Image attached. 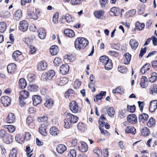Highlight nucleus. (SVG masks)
I'll return each instance as SVG.
<instances>
[{"mask_svg": "<svg viewBox=\"0 0 157 157\" xmlns=\"http://www.w3.org/2000/svg\"><path fill=\"white\" fill-rule=\"evenodd\" d=\"M89 43L88 41L84 37H78L75 42V46L77 50L84 49Z\"/></svg>", "mask_w": 157, "mask_h": 157, "instance_id": "1", "label": "nucleus"}, {"mask_svg": "<svg viewBox=\"0 0 157 157\" xmlns=\"http://www.w3.org/2000/svg\"><path fill=\"white\" fill-rule=\"evenodd\" d=\"M29 94L28 92L25 90L21 91L20 93L19 97V103L21 106H24L26 103L25 99L29 96Z\"/></svg>", "mask_w": 157, "mask_h": 157, "instance_id": "2", "label": "nucleus"}, {"mask_svg": "<svg viewBox=\"0 0 157 157\" xmlns=\"http://www.w3.org/2000/svg\"><path fill=\"white\" fill-rule=\"evenodd\" d=\"M69 108L74 113L80 112L81 108L79 107L78 103L75 101H72L69 103Z\"/></svg>", "mask_w": 157, "mask_h": 157, "instance_id": "3", "label": "nucleus"}, {"mask_svg": "<svg viewBox=\"0 0 157 157\" xmlns=\"http://www.w3.org/2000/svg\"><path fill=\"white\" fill-rule=\"evenodd\" d=\"M66 118L68 121L72 124L76 123L78 121V118L77 116L73 115L70 113H67L66 115Z\"/></svg>", "mask_w": 157, "mask_h": 157, "instance_id": "4", "label": "nucleus"}, {"mask_svg": "<svg viewBox=\"0 0 157 157\" xmlns=\"http://www.w3.org/2000/svg\"><path fill=\"white\" fill-rule=\"evenodd\" d=\"M19 25V28L21 31L25 32L28 29L29 24L26 21L24 20L20 21Z\"/></svg>", "mask_w": 157, "mask_h": 157, "instance_id": "5", "label": "nucleus"}, {"mask_svg": "<svg viewBox=\"0 0 157 157\" xmlns=\"http://www.w3.org/2000/svg\"><path fill=\"white\" fill-rule=\"evenodd\" d=\"M1 103L6 107L8 106L11 102L10 98L7 96H4L1 98Z\"/></svg>", "mask_w": 157, "mask_h": 157, "instance_id": "6", "label": "nucleus"}, {"mask_svg": "<svg viewBox=\"0 0 157 157\" xmlns=\"http://www.w3.org/2000/svg\"><path fill=\"white\" fill-rule=\"evenodd\" d=\"M32 100L33 105L35 106H36L40 104L42 101L40 96L38 95H33L32 97Z\"/></svg>", "mask_w": 157, "mask_h": 157, "instance_id": "7", "label": "nucleus"}, {"mask_svg": "<svg viewBox=\"0 0 157 157\" xmlns=\"http://www.w3.org/2000/svg\"><path fill=\"white\" fill-rule=\"evenodd\" d=\"M69 66L67 64H63L60 68V71L61 73L63 75L67 74L69 72Z\"/></svg>", "mask_w": 157, "mask_h": 157, "instance_id": "8", "label": "nucleus"}, {"mask_svg": "<svg viewBox=\"0 0 157 157\" xmlns=\"http://www.w3.org/2000/svg\"><path fill=\"white\" fill-rule=\"evenodd\" d=\"M127 120L130 124H135L137 121L136 115L134 114L129 115L127 117Z\"/></svg>", "mask_w": 157, "mask_h": 157, "instance_id": "9", "label": "nucleus"}, {"mask_svg": "<svg viewBox=\"0 0 157 157\" xmlns=\"http://www.w3.org/2000/svg\"><path fill=\"white\" fill-rule=\"evenodd\" d=\"M157 108V100H152L150 102L149 110L151 112H153Z\"/></svg>", "mask_w": 157, "mask_h": 157, "instance_id": "10", "label": "nucleus"}, {"mask_svg": "<svg viewBox=\"0 0 157 157\" xmlns=\"http://www.w3.org/2000/svg\"><path fill=\"white\" fill-rule=\"evenodd\" d=\"M22 16V12L21 10H18L14 13L13 19L16 21L20 20Z\"/></svg>", "mask_w": 157, "mask_h": 157, "instance_id": "11", "label": "nucleus"}, {"mask_svg": "<svg viewBox=\"0 0 157 157\" xmlns=\"http://www.w3.org/2000/svg\"><path fill=\"white\" fill-rule=\"evenodd\" d=\"M16 66L14 63H11L7 66L8 72L10 74H13L16 71Z\"/></svg>", "mask_w": 157, "mask_h": 157, "instance_id": "12", "label": "nucleus"}, {"mask_svg": "<svg viewBox=\"0 0 157 157\" xmlns=\"http://www.w3.org/2000/svg\"><path fill=\"white\" fill-rule=\"evenodd\" d=\"M3 140L6 144H10L13 141V137L7 133L5 136Z\"/></svg>", "mask_w": 157, "mask_h": 157, "instance_id": "13", "label": "nucleus"}, {"mask_svg": "<svg viewBox=\"0 0 157 157\" xmlns=\"http://www.w3.org/2000/svg\"><path fill=\"white\" fill-rule=\"evenodd\" d=\"M6 121L9 123H13L15 120V117L14 114L12 113H10L6 118Z\"/></svg>", "mask_w": 157, "mask_h": 157, "instance_id": "14", "label": "nucleus"}, {"mask_svg": "<svg viewBox=\"0 0 157 157\" xmlns=\"http://www.w3.org/2000/svg\"><path fill=\"white\" fill-rule=\"evenodd\" d=\"M47 65L46 62H41L37 65L38 69L40 71L44 70L46 69Z\"/></svg>", "mask_w": 157, "mask_h": 157, "instance_id": "15", "label": "nucleus"}, {"mask_svg": "<svg viewBox=\"0 0 157 157\" xmlns=\"http://www.w3.org/2000/svg\"><path fill=\"white\" fill-rule=\"evenodd\" d=\"M66 147L62 144L58 145L56 148L57 152L59 154H62L66 150Z\"/></svg>", "mask_w": 157, "mask_h": 157, "instance_id": "16", "label": "nucleus"}, {"mask_svg": "<svg viewBox=\"0 0 157 157\" xmlns=\"http://www.w3.org/2000/svg\"><path fill=\"white\" fill-rule=\"evenodd\" d=\"M125 132L126 133H131L132 134H135L136 132V129L132 126H128L125 128Z\"/></svg>", "mask_w": 157, "mask_h": 157, "instance_id": "17", "label": "nucleus"}, {"mask_svg": "<svg viewBox=\"0 0 157 157\" xmlns=\"http://www.w3.org/2000/svg\"><path fill=\"white\" fill-rule=\"evenodd\" d=\"M148 118V115L145 113L140 114L139 117V120L140 122L144 123L147 121Z\"/></svg>", "mask_w": 157, "mask_h": 157, "instance_id": "18", "label": "nucleus"}, {"mask_svg": "<svg viewBox=\"0 0 157 157\" xmlns=\"http://www.w3.org/2000/svg\"><path fill=\"white\" fill-rule=\"evenodd\" d=\"M50 52L52 55H56L57 54L59 49L58 46L55 45L52 46L50 49Z\"/></svg>", "mask_w": 157, "mask_h": 157, "instance_id": "19", "label": "nucleus"}, {"mask_svg": "<svg viewBox=\"0 0 157 157\" xmlns=\"http://www.w3.org/2000/svg\"><path fill=\"white\" fill-rule=\"evenodd\" d=\"M64 33L67 36L70 37H72L75 35V33L74 31L69 29L65 30Z\"/></svg>", "mask_w": 157, "mask_h": 157, "instance_id": "20", "label": "nucleus"}, {"mask_svg": "<svg viewBox=\"0 0 157 157\" xmlns=\"http://www.w3.org/2000/svg\"><path fill=\"white\" fill-rule=\"evenodd\" d=\"M129 44L132 48L134 50H135L139 45V43L134 39H131L130 40Z\"/></svg>", "mask_w": 157, "mask_h": 157, "instance_id": "21", "label": "nucleus"}, {"mask_svg": "<svg viewBox=\"0 0 157 157\" xmlns=\"http://www.w3.org/2000/svg\"><path fill=\"white\" fill-rule=\"evenodd\" d=\"M27 85L25 80L23 78H21L19 80V87L20 88L23 89Z\"/></svg>", "mask_w": 157, "mask_h": 157, "instance_id": "22", "label": "nucleus"}, {"mask_svg": "<svg viewBox=\"0 0 157 157\" xmlns=\"http://www.w3.org/2000/svg\"><path fill=\"white\" fill-rule=\"evenodd\" d=\"M81 146L79 147V149L80 151L82 152H85L88 150V147L86 143L84 142L81 143Z\"/></svg>", "mask_w": 157, "mask_h": 157, "instance_id": "23", "label": "nucleus"}, {"mask_svg": "<svg viewBox=\"0 0 157 157\" xmlns=\"http://www.w3.org/2000/svg\"><path fill=\"white\" fill-rule=\"evenodd\" d=\"M38 36L41 39H44L46 36V34L45 30L42 28H40L38 31Z\"/></svg>", "mask_w": 157, "mask_h": 157, "instance_id": "24", "label": "nucleus"}, {"mask_svg": "<svg viewBox=\"0 0 157 157\" xmlns=\"http://www.w3.org/2000/svg\"><path fill=\"white\" fill-rule=\"evenodd\" d=\"M46 102L44 103V105L48 108H50L53 105V101L52 100L48 97L45 99Z\"/></svg>", "mask_w": 157, "mask_h": 157, "instance_id": "25", "label": "nucleus"}, {"mask_svg": "<svg viewBox=\"0 0 157 157\" xmlns=\"http://www.w3.org/2000/svg\"><path fill=\"white\" fill-rule=\"evenodd\" d=\"M21 55V53L19 51H16L13 54V59L15 61H17L19 56Z\"/></svg>", "mask_w": 157, "mask_h": 157, "instance_id": "26", "label": "nucleus"}, {"mask_svg": "<svg viewBox=\"0 0 157 157\" xmlns=\"http://www.w3.org/2000/svg\"><path fill=\"white\" fill-rule=\"evenodd\" d=\"M150 64L147 63L144 65L141 68L140 72L142 74H144L150 69Z\"/></svg>", "mask_w": 157, "mask_h": 157, "instance_id": "27", "label": "nucleus"}, {"mask_svg": "<svg viewBox=\"0 0 157 157\" xmlns=\"http://www.w3.org/2000/svg\"><path fill=\"white\" fill-rule=\"evenodd\" d=\"M47 127L41 125L39 128V132L43 136H46L47 135V132L46 131Z\"/></svg>", "mask_w": 157, "mask_h": 157, "instance_id": "28", "label": "nucleus"}, {"mask_svg": "<svg viewBox=\"0 0 157 157\" xmlns=\"http://www.w3.org/2000/svg\"><path fill=\"white\" fill-rule=\"evenodd\" d=\"M149 81L151 83L154 82L157 79V74L155 72L152 73L150 75V77H148Z\"/></svg>", "mask_w": 157, "mask_h": 157, "instance_id": "29", "label": "nucleus"}, {"mask_svg": "<svg viewBox=\"0 0 157 157\" xmlns=\"http://www.w3.org/2000/svg\"><path fill=\"white\" fill-rule=\"evenodd\" d=\"M136 9H132L127 12L125 14V16L127 18H128L129 17H132L136 14Z\"/></svg>", "mask_w": 157, "mask_h": 157, "instance_id": "30", "label": "nucleus"}, {"mask_svg": "<svg viewBox=\"0 0 157 157\" xmlns=\"http://www.w3.org/2000/svg\"><path fill=\"white\" fill-rule=\"evenodd\" d=\"M62 19H65L67 23H70L73 21L74 19L71 17V16L68 14H66L62 16Z\"/></svg>", "mask_w": 157, "mask_h": 157, "instance_id": "31", "label": "nucleus"}, {"mask_svg": "<svg viewBox=\"0 0 157 157\" xmlns=\"http://www.w3.org/2000/svg\"><path fill=\"white\" fill-rule=\"evenodd\" d=\"M27 17L29 19H33L34 20H36L38 18V17L35 14L34 11L32 13H28Z\"/></svg>", "mask_w": 157, "mask_h": 157, "instance_id": "32", "label": "nucleus"}, {"mask_svg": "<svg viewBox=\"0 0 157 157\" xmlns=\"http://www.w3.org/2000/svg\"><path fill=\"white\" fill-rule=\"evenodd\" d=\"M59 132L58 129L55 127H51L50 129V133L52 135H57Z\"/></svg>", "mask_w": 157, "mask_h": 157, "instance_id": "33", "label": "nucleus"}, {"mask_svg": "<svg viewBox=\"0 0 157 157\" xmlns=\"http://www.w3.org/2000/svg\"><path fill=\"white\" fill-rule=\"evenodd\" d=\"M29 90L32 92L36 91L38 90V87L36 85L34 84H30L28 86Z\"/></svg>", "mask_w": 157, "mask_h": 157, "instance_id": "34", "label": "nucleus"}, {"mask_svg": "<svg viewBox=\"0 0 157 157\" xmlns=\"http://www.w3.org/2000/svg\"><path fill=\"white\" fill-rule=\"evenodd\" d=\"M6 23L4 21L0 22V32L1 33H4L6 30Z\"/></svg>", "mask_w": 157, "mask_h": 157, "instance_id": "35", "label": "nucleus"}, {"mask_svg": "<svg viewBox=\"0 0 157 157\" xmlns=\"http://www.w3.org/2000/svg\"><path fill=\"white\" fill-rule=\"evenodd\" d=\"M104 13V11L102 10L95 11L94 13V14L97 18L99 19L102 16Z\"/></svg>", "mask_w": 157, "mask_h": 157, "instance_id": "36", "label": "nucleus"}, {"mask_svg": "<svg viewBox=\"0 0 157 157\" xmlns=\"http://www.w3.org/2000/svg\"><path fill=\"white\" fill-rule=\"evenodd\" d=\"M150 133V130L146 127H144L141 131V134L144 136H147L149 135Z\"/></svg>", "mask_w": 157, "mask_h": 157, "instance_id": "37", "label": "nucleus"}, {"mask_svg": "<svg viewBox=\"0 0 157 157\" xmlns=\"http://www.w3.org/2000/svg\"><path fill=\"white\" fill-rule=\"evenodd\" d=\"M150 94L153 95H155L157 93V85L154 84L153 85L152 88L150 91Z\"/></svg>", "mask_w": 157, "mask_h": 157, "instance_id": "38", "label": "nucleus"}, {"mask_svg": "<svg viewBox=\"0 0 157 157\" xmlns=\"http://www.w3.org/2000/svg\"><path fill=\"white\" fill-rule=\"evenodd\" d=\"M104 64L105 69L107 70L110 69L112 67V63L111 60L109 59Z\"/></svg>", "mask_w": 157, "mask_h": 157, "instance_id": "39", "label": "nucleus"}, {"mask_svg": "<svg viewBox=\"0 0 157 157\" xmlns=\"http://www.w3.org/2000/svg\"><path fill=\"white\" fill-rule=\"evenodd\" d=\"M48 79L51 80L55 75V72L52 70H50L47 72Z\"/></svg>", "mask_w": 157, "mask_h": 157, "instance_id": "40", "label": "nucleus"}, {"mask_svg": "<svg viewBox=\"0 0 157 157\" xmlns=\"http://www.w3.org/2000/svg\"><path fill=\"white\" fill-rule=\"evenodd\" d=\"M108 115L111 117H114L115 114V110L113 107H110L109 109L107 112Z\"/></svg>", "mask_w": 157, "mask_h": 157, "instance_id": "41", "label": "nucleus"}, {"mask_svg": "<svg viewBox=\"0 0 157 157\" xmlns=\"http://www.w3.org/2000/svg\"><path fill=\"white\" fill-rule=\"evenodd\" d=\"M99 59L100 61L104 64L107 62V61L109 59V57L106 56H101Z\"/></svg>", "mask_w": 157, "mask_h": 157, "instance_id": "42", "label": "nucleus"}, {"mask_svg": "<svg viewBox=\"0 0 157 157\" xmlns=\"http://www.w3.org/2000/svg\"><path fill=\"white\" fill-rule=\"evenodd\" d=\"M147 124L149 127H151L154 126L155 124L154 119L152 117L150 118Z\"/></svg>", "mask_w": 157, "mask_h": 157, "instance_id": "43", "label": "nucleus"}, {"mask_svg": "<svg viewBox=\"0 0 157 157\" xmlns=\"http://www.w3.org/2000/svg\"><path fill=\"white\" fill-rule=\"evenodd\" d=\"M69 153L68 155V157H76V152L74 149H71L69 152Z\"/></svg>", "mask_w": 157, "mask_h": 157, "instance_id": "44", "label": "nucleus"}, {"mask_svg": "<svg viewBox=\"0 0 157 157\" xmlns=\"http://www.w3.org/2000/svg\"><path fill=\"white\" fill-rule=\"evenodd\" d=\"M136 28L138 30H142L144 27V24H140L139 22H136L135 25Z\"/></svg>", "mask_w": 157, "mask_h": 157, "instance_id": "45", "label": "nucleus"}, {"mask_svg": "<svg viewBox=\"0 0 157 157\" xmlns=\"http://www.w3.org/2000/svg\"><path fill=\"white\" fill-rule=\"evenodd\" d=\"M55 66H58L61 63V60L59 57L56 58L53 61Z\"/></svg>", "mask_w": 157, "mask_h": 157, "instance_id": "46", "label": "nucleus"}, {"mask_svg": "<svg viewBox=\"0 0 157 157\" xmlns=\"http://www.w3.org/2000/svg\"><path fill=\"white\" fill-rule=\"evenodd\" d=\"M126 110L125 109L120 110L119 112L118 116L121 118H123L126 116Z\"/></svg>", "mask_w": 157, "mask_h": 157, "instance_id": "47", "label": "nucleus"}, {"mask_svg": "<svg viewBox=\"0 0 157 157\" xmlns=\"http://www.w3.org/2000/svg\"><path fill=\"white\" fill-rule=\"evenodd\" d=\"M5 128L8 129L9 132H13L15 130L14 127L12 125H8L6 126Z\"/></svg>", "mask_w": 157, "mask_h": 157, "instance_id": "48", "label": "nucleus"}, {"mask_svg": "<svg viewBox=\"0 0 157 157\" xmlns=\"http://www.w3.org/2000/svg\"><path fill=\"white\" fill-rule=\"evenodd\" d=\"M118 71L121 73H125L127 72V69L124 66H121L118 68Z\"/></svg>", "mask_w": 157, "mask_h": 157, "instance_id": "49", "label": "nucleus"}, {"mask_svg": "<svg viewBox=\"0 0 157 157\" xmlns=\"http://www.w3.org/2000/svg\"><path fill=\"white\" fill-rule=\"evenodd\" d=\"M127 110L131 113L134 112L136 109V107L134 105L130 106L129 105H127Z\"/></svg>", "mask_w": 157, "mask_h": 157, "instance_id": "50", "label": "nucleus"}, {"mask_svg": "<svg viewBox=\"0 0 157 157\" xmlns=\"http://www.w3.org/2000/svg\"><path fill=\"white\" fill-rule=\"evenodd\" d=\"M108 53L111 56L117 57L119 55L118 52L113 51H109Z\"/></svg>", "mask_w": 157, "mask_h": 157, "instance_id": "51", "label": "nucleus"}, {"mask_svg": "<svg viewBox=\"0 0 157 157\" xmlns=\"http://www.w3.org/2000/svg\"><path fill=\"white\" fill-rule=\"evenodd\" d=\"M67 82V80L66 78H62L60 79V81L59 85L61 86H63L66 84Z\"/></svg>", "mask_w": 157, "mask_h": 157, "instance_id": "52", "label": "nucleus"}, {"mask_svg": "<svg viewBox=\"0 0 157 157\" xmlns=\"http://www.w3.org/2000/svg\"><path fill=\"white\" fill-rule=\"evenodd\" d=\"M99 129L101 131V133L104 135L105 136H109V134L106 130L103 129L101 127Z\"/></svg>", "mask_w": 157, "mask_h": 157, "instance_id": "53", "label": "nucleus"}, {"mask_svg": "<svg viewBox=\"0 0 157 157\" xmlns=\"http://www.w3.org/2000/svg\"><path fill=\"white\" fill-rule=\"evenodd\" d=\"M58 13H56L54 15L52 18V21L55 24L58 23Z\"/></svg>", "mask_w": 157, "mask_h": 157, "instance_id": "54", "label": "nucleus"}, {"mask_svg": "<svg viewBox=\"0 0 157 157\" xmlns=\"http://www.w3.org/2000/svg\"><path fill=\"white\" fill-rule=\"evenodd\" d=\"M146 47H144V48H141L139 54V57H140L141 58L143 55L146 53Z\"/></svg>", "mask_w": 157, "mask_h": 157, "instance_id": "55", "label": "nucleus"}, {"mask_svg": "<svg viewBox=\"0 0 157 157\" xmlns=\"http://www.w3.org/2000/svg\"><path fill=\"white\" fill-rule=\"evenodd\" d=\"M64 121L65 123L64 125V127L67 128H70L72 123H69V122H70V121H68L67 119L64 120Z\"/></svg>", "mask_w": 157, "mask_h": 157, "instance_id": "56", "label": "nucleus"}, {"mask_svg": "<svg viewBox=\"0 0 157 157\" xmlns=\"http://www.w3.org/2000/svg\"><path fill=\"white\" fill-rule=\"evenodd\" d=\"M81 82L78 80H76L74 82V88L75 89H78L80 86Z\"/></svg>", "mask_w": 157, "mask_h": 157, "instance_id": "57", "label": "nucleus"}, {"mask_svg": "<svg viewBox=\"0 0 157 157\" xmlns=\"http://www.w3.org/2000/svg\"><path fill=\"white\" fill-rule=\"evenodd\" d=\"M15 140L18 143H20V141H22V136L19 134H17L15 136Z\"/></svg>", "mask_w": 157, "mask_h": 157, "instance_id": "58", "label": "nucleus"}, {"mask_svg": "<svg viewBox=\"0 0 157 157\" xmlns=\"http://www.w3.org/2000/svg\"><path fill=\"white\" fill-rule=\"evenodd\" d=\"M102 96L101 94H98L96 95L94 98V101L95 102H97L98 100H100L102 98Z\"/></svg>", "mask_w": 157, "mask_h": 157, "instance_id": "59", "label": "nucleus"}, {"mask_svg": "<svg viewBox=\"0 0 157 157\" xmlns=\"http://www.w3.org/2000/svg\"><path fill=\"white\" fill-rule=\"evenodd\" d=\"M7 133H6L4 130L2 129L0 130V138L3 139Z\"/></svg>", "mask_w": 157, "mask_h": 157, "instance_id": "60", "label": "nucleus"}, {"mask_svg": "<svg viewBox=\"0 0 157 157\" xmlns=\"http://www.w3.org/2000/svg\"><path fill=\"white\" fill-rule=\"evenodd\" d=\"M94 153L97 154L98 157H100L102 155V152L99 149L96 148L94 150Z\"/></svg>", "mask_w": 157, "mask_h": 157, "instance_id": "61", "label": "nucleus"}, {"mask_svg": "<svg viewBox=\"0 0 157 157\" xmlns=\"http://www.w3.org/2000/svg\"><path fill=\"white\" fill-rule=\"evenodd\" d=\"M36 51L35 47L32 45H30V47L29 53L30 54H33Z\"/></svg>", "mask_w": 157, "mask_h": 157, "instance_id": "62", "label": "nucleus"}, {"mask_svg": "<svg viewBox=\"0 0 157 157\" xmlns=\"http://www.w3.org/2000/svg\"><path fill=\"white\" fill-rule=\"evenodd\" d=\"M48 119V118L47 117L44 116L43 117H38L37 120L39 122H44L47 121Z\"/></svg>", "mask_w": 157, "mask_h": 157, "instance_id": "63", "label": "nucleus"}, {"mask_svg": "<svg viewBox=\"0 0 157 157\" xmlns=\"http://www.w3.org/2000/svg\"><path fill=\"white\" fill-rule=\"evenodd\" d=\"M151 63L152 67L154 69H157V60H153L152 61Z\"/></svg>", "mask_w": 157, "mask_h": 157, "instance_id": "64", "label": "nucleus"}]
</instances>
